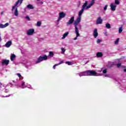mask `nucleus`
Wrapping results in <instances>:
<instances>
[{
  "mask_svg": "<svg viewBox=\"0 0 126 126\" xmlns=\"http://www.w3.org/2000/svg\"><path fill=\"white\" fill-rule=\"evenodd\" d=\"M105 26L106 28H107V29H110V28H111V25L108 23L106 24Z\"/></svg>",
  "mask_w": 126,
  "mask_h": 126,
  "instance_id": "nucleus-19",
  "label": "nucleus"
},
{
  "mask_svg": "<svg viewBox=\"0 0 126 126\" xmlns=\"http://www.w3.org/2000/svg\"><path fill=\"white\" fill-rule=\"evenodd\" d=\"M11 44H12L11 41H7L5 44V47H6V48H9V47L11 46Z\"/></svg>",
  "mask_w": 126,
  "mask_h": 126,
  "instance_id": "nucleus-11",
  "label": "nucleus"
},
{
  "mask_svg": "<svg viewBox=\"0 0 126 126\" xmlns=\"http://www.w3.org/2000/svg\"><path fill=\"white\" fill-rule=\"evenodd\" d=\"M20 87H21V88L24 89V88H26V87H27V86H25V82H22V85H21V86H20Z\"/></svg>",
  "mask_w": 126,
  "mask_h": 126,
  "instance_id": "nucleus-16",
  "label": "nucleus"
},
{
  "mask_svg": "<svg viewBox=\"0 0 126 126\" xmlns=\"http://www.w3.org/2000/svg\"><path fill=\"white\" fill-rule=\"evenodd\" d=\"M16 58V56H15V54H11L10 56V60L11 62H13L14 61V59Z\"/></svg>",
  "mask_w": 126,
  "mask_h": 126,
  "instance_id": "nucleus-14",
  "label": "nucleus"
},
{
  "mask_svg": "<svg viewBox=\"0 0 126 126\" xmlns=\"http://www.w3.org/2000/svg\"><path fill=\"white\" fill-rule=\"evenodd\" d=\"M9 25V24L8 23H6L4 25H3L2 24H0V28H5V27H7Z\"/></svg>",
  "mask_w": 126,
  "mask_h": 126,
  "instance_id": "nucleus-12",
  "label": "nucleus"
},
{
  "mask_svg": "<svg viewBox=\"0 0 126 126\" xmlns=\"http://www.w3.org/2000/svg\"><path fill=\"white\" fill-rule=\"evenodd\" d=\"M9 96H10V95H6V96H3V97H9Z\"/></svg>",
  "mask_w": 126,
  "mask_h": 126,
  "instance_id": "nucleus-38",
  "label": "nucleus"
},
{
  "mask_svg": "<svg viewBox=\"0 0 126 126\" xmlns=\"http://www.w3.org/2000/svg\"><path fill=\"white\" fill-rule=\"evenodd\" d=\"M102 70H103V68H102L100 70H97V72H101Z\"/></svg>",
  "mask_w": 126,
  "mask_h": 126,
  "instance_id": "nucleus-37",
  "label": "nucleus"
},
{
  "mask_svg": "<svg viewBox=\"0 0 126 126\" xmlns=\"http://www.w3.org/2000/svg\"><path fill=\"white\" fill-rule=\"evenodd\" d=\"M1 63L2 64H5L6 65H7V64L9 63V60H3Z\"/></svg>",
  "mask_w": 126,
  "mask_h": 126,
  "instance_id": "nucleus-13",
  "label": "nucleus"
},
{
  "mask_svg": "<svg viewBox=\"0 0 126 126\" xmlns=\"http://www.w3.org/2000/svg\"><path fill=\"white\" fill-rule=\"evenodd\" d=\"M94 3L95 0H92L90 4L87 6V4H88V1H85L84 4L83 5L82 7L81 10L79 12L78 17L76 20L75 21L74 23H73L74 26L75 27V33L76 35V37L74 38V40H76L77 39V37L80 36V34H79V31H78V28L77 27V25H78V24H79V23L81 22V16L83 14V12H84V10H85V9H89V8H90L92 6L94 5Z\"/></svg>",
  "mask_w": 126,
  "mask_h": 126,
  "instance_id": "nucleus-1",
  "label": "nucleus"
},
{
  "mask_svg": "<svg viewBox=\"0 0 126 126\" xmlns=\"http://www.w3.org/2000/svg\"><path fill=\"white\" fill-rule=\"evenodd\" d=\"M58 65H59V64H55L53 66V68H54V69H56V66H58Z\"/></svg>",
  "mask_w": 126,
  "mask_h": 126,
  "instance_id": "nucleus-30",
  "label": "nucleus"
},
{
  "mask_svg": "<svg viewBox=\"0 0 126 126\" xmlns=\"http://www.w3.org/2000/svg\"><path fill=\"white\" fill-rule=\"evenodd\" d=\"M69 33L68 32H66L65 33H64L63 34V36L62 37V39H65V37L67 36V35H68Z\"/></svg>",
  "mask_w": 126,
  "mask_h": 126,
  "instance_id": "nucleus-17",
  "label": "nucleus"
},
{
  "mask_svg": "<svg viewBox=\"0 0 126 126\" xmlns=\"http://www.w3.org/2000/svg\"><path fill=\"white\" fill-rule=\"evenodd\" d=\"M123 32V27L122 26L120 27V28L119 29V34H121V33Z\"/></svg>",
  "mask_w": 126,
  "mask_h": 126,
  "instance_id": "nucleus-20",
  "label": "nucleus"
},
{
  "mask_svg": "<svg viewBox=\"0 0 126 126\" xmlns=\"http://www.w3.org/2000/svg\"><path fill=\"white\" fill-rule=\"evenodd\" d=\"M17 75L18 76V77H21V74H20V73H17Z\"/></svg>",
  "mask_w": 126,
  "mask_h": 126,
  "instance_id": "nucleus-34",
  "label": "nucleus"
},
{
  "mask_svg": "<svg viewBox=\"0 0 126 126\" xmlns=\"http://www.w3.org/2000/svg\"><path fill=\"white\" fill-rule=\"evenodd\" d=\"M105 36H108V32H103Z\"/></svg>",
  "mask_w": 126,
  "mask_h": 126,
  "instance_id": "nucleus-27",
  "label": "nucleus"
},
{
  "mask_svg": "<svg viewBox=\"0 0 126 126\" xmlns=\"http://www.w3.org/2000/svg\"><path fill=\"white\" fill-rule=\"evenodd\" d=\"M37 0V1H40V0Z\"/></svg>",
  "mask_w": 126,
  "mask_h": 126,
  "instance_id": "nucleus-41",
  "label": "nucleus"
},
{
  "mask_svg": "<svg viewBox=\"0 0 126 126\" xmlns=\"http://www.w3.org/2000/svg\"><path fill=\"white\" fill-rule=\"evenodd\" d=\"M103 73H107V69H104L102 71Z\"/></svg>",
  "mask_w": 126,
  "mask_h": 126,
  "instance_id": "nucleus-28",
  "label": "nucleus"
},
{
  "mask_svg": "<svg viewBox=\"0 0 126 126\" xmlns=\"http://www.w3.org/2000/svg\"><path fill=\"white\" fill-rule=\"evenodd\" d=\"M121 65V63H118V64H117V66L118 67H120Z\"/></svg>",
  "mask_w": 126,
  "mask_h": 126,
  "instance_id": "nucleus-31",
  "label": "nucleus"
},
{
  "mask_svg": "<svg viewBox=\"0 0 126 126\" xmlns=\"http://www.w3.org/2000/svg\"><path fill=\"white\" fill-rule=\"evenodd\" d=\"M5 93H8V90L5 89Z\"/></svg>",
  "mask_w": 126,
  "mask_h": 126,
  "instance_id": "nucleus-36",
  "label": "nucleus"
},
{
  "mask_svg": "<svg viewBox=\"0 0 126 126\" xmlns=\"http://www.w3.org/2000/svg\"><path fill=\"white\" fill-rule=\"evenodd\" d=\"M26 19L29 20V21H30V18L29 17V16H26Z\"/></svg>",
  "mask_w": 126,
  "mask_h": 126,
  "instance_id": "nucleus-32",
  "label": "nucleus"
},
{
  "mask_svg": "<svg viewBox=\"0 0 126 126\" xmlns=\"http://www.w3.org/2000/svg\"><path fill=\"white\" fill-rule=\"evenodd\" d=\"M1 88V86H0V88Z\"/></svg>",
  "mask_w": 126,
  "mask_h": 126,
  "instance_id": "nucleus-43",
  "label": "nucleus"
},
{
  "mask_svg": "<svg viewBox=\"0 0 126 126\" xmlns=\"http://www.w3.org/2000/svg\"><path fill=\"white\" fill-rule=\"evenodd\" d=\"M65 13H64V12H61L59 13V16L58 17V22H60V21H61V20H62V18H64V17H65Z\"/></svg>",
  "mask_w": 126,
  "mask_h": 126,
  "instance_id": "nucleus-5",
  "label": "nucleus"
},
{
  "mask_svg": "<svg viewBox=\"0 0 126 126\" xmlns=\"http://www.w3.org/2000/svg\"><path fill=\"white\" fill-rule=\"evenodd\" d=\"M41 24H42V22L40 21H38L36 24V26H37L38 27H40Z\"/></svg>",
  "mask_w": 126,
  "mask_h": 126,
  "instance_id": "nucleus-21",
  "label": "nucleus"
},
{
  "mask_svg": "<svg viewBox=\"0 0 126 126\" xmlns=\"http://www.w3.org/2000/svg\"><path fill=\"white\" fill-rule=\"evenodd\" d=\"M76 75H79L80 77L81 76H101L102 74H97L96 71L94 70H87L84 72H81L79 73H77Z\"/></svg>",
  "mask_w": 126,
  "mask_h": 126,
  "instance_id": "nucleus-2",
  "label": "nucleus"
},
{
  "mask_svg": "<svg viewBox=\"0 0 126 126\" xmlns=\"http://www.w3.org/2000/svg\"><path fill=\"white\" fill-rule=\"evenodd\" d=\"M61 51H62V52L61 54H63V55H64V53L65 52V50L63 47L61 48Z\"/></svg>",
  "mask_w": 126,
  "mask_h": 126,
  "instance_id": "nucleus-22",
  "label": "nucleus"
},
{
  "mask_svg": "<svg viewBox=\"0 0 126 126\" xmlns=\"http://www.w3.org/2000/svg\"><path fill=\"white\" fill-rule=\"evenodd\" d=\"M27 7L28 9H34V6L32 4H28Z\"/></svg>",
  "mask_w": 126,
  "mask_h": 126,
  "instance_id": "nucleus-15",
  "label": "nucleus"
},
{
  "mask_svg": "<svg viewBox=\"0 0 126 126\" xmlns=\"http://www.w3.org/2000/svg\"><path fill=\"white\" fill-rule=\"evenodd\" d=\"M49 57H54V53L52 51L49 52Z\"/></svg>",
  "mask_w": 126,
  "mask_h": 126,
  "instance_id": "nucleus-24",
  "label": "nucleus"
},
{
  "mask_svg": "<svg viewBox=\"0 0 126 126\" xmlns=\"http://www.w3.org/2000/svg\"><path fill=\"white\" fill-rule=\"evenodd\" d=\"M115 4L119 5V4H120V1H119V0H115Z\"/></svg>",
  "mask_w": 126,
  "mask_h": 126,
  "instance_id": "nucleus-25",
  "label": "nucleus"
},
{
  "mask_svg": "<svg viewBox=\"0 0 126 126\" xmlns=\"http://www.w3.org/2000/svg\"><path fill=\"white\" fill-rule=\"evenodd\" d=\"M102 23H103V20L102 19L101 17H99L97 19L96 21V24L98 25L99 24H102Z\"/></svg>",
  "mask_w": 126,
  "mask_h": 126,
  "instance_id": "nucleus-9",
  "label": "nucleus"
},
{
  "mask_svg": "<svg viewBox=\"0 0 126 126\" xmlns=\"http://www.w3.org/2000/svg\"><path fill=\"white\" fill-rule=\"evenodd\" d=\"M34 32H35V31L34 30V29H31L27 31V34L29 36H31L33 35V34H34Z\"/></svg>",
  "mask_w": 126,
  "mask_h": 126,
  "instance_id": "nucleus-8",
  "label": "nucleus"
},
{
  "mask_svg": "<svg viewBox=\"0 0 126 126\" xmlns=\"http://www.w3.org/2000/svg\"><path fill=\"white\" fill-rule=\"evenodd\" d=\"M119 41H120V38H117V39L115 41V45H118V44H119Z\"/></svg>",
  "mask_w": 126,
  "mask_h": 126,
  "instance_id": "nucleus-26",
  "label": "nucleus"
},
{
  "mask_svg": "<svg viewBox=\"0 0 126 126\" xmlns=\"http://www.w3.org/2000/svg\"><path fill=\"white\" fill-rule=\"evenodd\" d=\"M116 8H117V5L114 3H111L110 4V9L112 11H115L116 10Z\"/></svg>",
  "mask_w": 126,
  "mask_h": 126,
  "instance_id": "nucleus-7",
  "label": "nucleus"
},
{
  "mask_svg": "<svg viewBox=\"0 0 126 126\" xmlns=\"http://www.w3.org/2000/svg\"><path fill=\"white\" fill-rule=\"evenodd\" d=\"M48 60V56L47 55H43L42 57H39L36 62V63H41V62H43V61H47Z\"/></svg>",
  "mask_w": 126,
  "mask_h": 126,
  "instance_id": "nucleus-4",
  "label": "nucleus"
},
{
  "mask_svg": "<svg viewBox=\"0 0 126 126\" xmlns=\"http://www.w3.org/2000/svg\"><path fill=\"white\" fill-rule=\"evenodd\" d=\"M101 42V40H100V39H98L97 40H96V43H100Z\"/></svg>",
  "mask_w": 126,
  "mask_h": 126,
  "instance_id": "nucleus-33",
  "label": "nucleus"
},
{
  "mask_svg": "<svg viewBox=\"0 0 126 126\" xmlns=\"http://www.w3.org/2000/svg\"><path fill=\"white\" fill-rule=\"evenodd\" d=\"M124 72H126V68L124 70Z\"/></svg>",
  "mask_w": 126,
  "mask_h": 126,
  "instance_id": "nucleus-39",
  "label": "nucleus"
},
{
  "mask_svg": "<svg viewBox=\"0 0 126 126\" xmlns=\"http://www.w3.org/2000/svg\"><path fill=\"white\" fill-rule=\"evenodd\" d=\"M22 2H23V0H18L17 1L15 2L14 6H12L11 11H13L15 9L14 12L15 16H18V15H19V13H18V9H17V7L20 6Z\"/></svg>",
  "mask_w": 126,
  "mask_h": 126,
  "instance_id": "nucleus-3",
  "label": "nucleus"
},
{
  "mask_svg": "<svg viewBox=\"0 0 126 126\" xmlns=\"http://www.w3.org/2000/svg\"><path fill=\"white\" fill-rule=\"evenodd\" d=\"M41 4H43V1L40 2Z\"/></svg>",
  "mask_w": 126,
  "mask_h": 126,
  "instance_id": "nucleus-40",
  "label": "nucleus"
},
{
  "mask_svg": "<svg viewBox=\"0 0 126 126\" xmlns=\"http://www.w3.org/2000/svg\"><path fill=\"white\" fill-rule=\"evenodd\" d=\"M108 77V76H107V75H105V77Z\"/></svg>",
  "mask_w": 126,
  "mask_h": 126,
  "instance_id": "nucleus-42",
  "label": "nucleus"
},
{
  "mask_svg": "<svg viewBox=\"0 0 126 126\" xmlns=\"http://www.w3.org/2000/svg\"><path fill=\"white\" fill-rule=\"evenodd\" d=\"M63 63V61H61L60 62V63L57 64H58V65H60V64H62V63Z\"/></svg>",
  "mask_w": 126,
  "mask_h": 126,
  "instance_id": "nucleus-35",
  "label": "nucleus"
},
{
  "mask_svg": "<svg viewBox=\"0 0 126 126\" xmlns=\"http://www.w3.org/2000/svg\"><path fill=\"white\" fill-rule=\"evenodd\" d=\"M96 56H97V57H98V58H101V57H102L103 56V54L101 52H98L96 54Z\"/></svg>",
  "mask_w": 126,
  "mask_h": 126,
  "instance_id": "nucleus-18",
  "label": "nucleus"
},
{
  "mask_svg": "<svg viewBox=\"0 0 126 126\" xmlns=\"http://www.w3.org/2000/svg\"><path fill=\"white\" fill-rule=\"evenodd\" d=\"M107 7H108V5H106L104 7V10H107Z\"/></svg>",
  "mask_w": 126,
  "mask_h": 126,
  "instance_id": "nucleus-29",
  "label": "nucleus"
},
{
  "mask_svg": "<svg viewBox=\"0 0 126 126\" xmlns=\"http://www.w3.org/2000/svg\"><path fill=\"white\" fill-rule=\"evenodd\" d=\"M93 36L94 37V38H95V39H96V38H97V36H98V31L97 29H95L94 31V33H93Z\"/></svg>",
  "mask_w": 126,
  "mask_h": 126,
  "instance_id": "nucleus-10",
  "label": "nucleus"
},
{
  "mask_svg": "<svg viewBox=\"0 0 126 126\" xmlns=\"http://www.w3.org/2000/svg\"><path fill=\"white\" fill-rule=\"evenodd\" d=\"M65 63L66 64H68V65H72V63L71 62H66Z\"/></svg>",
  "mask_w": 126,
  "mask_h": 126,
  "instance_id": "nucleus-23",
  "label": "nucleus"
},
{
  "mask_svg": "<svg viewBox=\"0 0 126 126\" xmlns=\"http://www.w3.org/2000/svg\"><path fill=\"white\" fill-rule=\"evenodd\" d=\"M74 23L75 22V21H74V16H72L70 17L69 20L68 21V22H66V25H71L73 23Z\"/></svg>",
  "mask_w": 126,
  "mask_h": 126,
  "instance_id": "nucleus-6",
  "label": "nucleus"
}]
</instances>
